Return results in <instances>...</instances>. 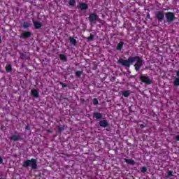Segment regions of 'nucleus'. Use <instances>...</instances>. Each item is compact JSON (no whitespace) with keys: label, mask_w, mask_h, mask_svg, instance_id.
I'll use <instances>...</instances> for the list:
<instances>
[{"label":"nucleus","mask_w":179,"mask_h":179,"mask_svg":"<svg viewBox=\"0 0 179 179\" xmlns=\"http://www.w3.org/2000/svg\"><path fill=\"white\" fill-rule=\"evenodd\" d=\"M130 61L131 65L132 64L136 62L134 64V68L137 71H139V69H141V67L143 65V64H145L142 58H141V57L138 56L132 57V58L130 59Z\"/></svg>","instance_id":"f257e3e1"},{"label":"nucleus","mask_w":179,"mask_h":179,"mask_svg":"<svg viewBox=\"0 0 179 179\" xmlns=\"http://www.w3.org/2000/svg\"><path fill=\"white\" fill-rule=\"evenodd\" d=\"M22 167L27 169L31 167L32 170H37V159L32 158L31 159H27L23 162Z\"/></svg>","instance_id":"f03ea898"},{"label":"nucleus","mask_w":179,"mask_h":179,"mask_svg":"<svg viewBox=\"0 0 179 179\" xmlns=\"http://www.w3.org/2000/svg\"><path fill=\"white\" fill-rule=\"evenodd\" d=\"M10 141H13V142H19L23 141L22 136H20V133L15 132L14 134H12L9 137Z\"/></svg>","instance_id":"7ed1b4c3"},{"label":"nucleus","mask_w":179,"mask_h":179,"mask_svg":"<svg viewBox=\"0 0 179 179\" xmlns=\"http://www.w3.org/2000/svg\"><path fill=\"white\" fill-rule=\"evenodd\" d=\"M132 57H130L128 58V59H120L118 60L119 64L122 65L123 66H127V68H129L131 66V59Z\"/></svg>","instance_id":"20e7f679"},{"label":"nucleus","mask_w":179,"mask_h":179,"mask_svg":"<svg viewBox=\"0 0 179 179\" xmlns=\"http://www.w3.org/2000/svg\"><path fill=\"white\" fill-rule=\"evenodd\" d=\"M165 16L166 17V22H168V23H171V22H173L174 19H176L174 13L171 12L166 13Z\"/></svg>","instance_id":"39448f33"},{"label":"nucleus","mask_w":179,"mask_h":179,"mask_svg":"<svg viewBox=\"0 0 179 179\" xmlns=\"http://www.w3.org/2000/svg\"><path fill=\"white\" fill-rule=\"evenodd\" d=\"M99 20V16L96 14L92 13L89 16V20L91 22L92 24H96V21Z\"/></svg>","instance_id":"423d86ee"},{"label":"nucleus","mask_w":179,"mask_h":179,"mask_svg":"<svg viewBox=\"0 0 179 179\" xmlns=\"http://www.w3.org/2000/svg\"><path fill=\"white\" fill-rule=\"evenodd\" d=\"M140 79L141 82H143V83H146L147 85H150V83H152V80L145 75H141Z\"/></svg>","instance_id":"0eeeda50"},{"label":"nucleus","mask_w":179,"mask_h":179,"mask_svg":"<svg viewBox=\"0 0 179 179\" xmlns=\"http://www.w3.org/2000/svg\"><path fill=\"white\" fill-rule=\"evenodd\" d=\"M155 16L157 19H158L159 22H163V20L164 19V14L163 12L159 11L155 13Z\"/></svg>","instance_id":"6e6552de"},{"label":"nucleus","mask_w":179,"mask_h":179,"mask_svg":"<svg viewBox=\"0 0 179 179\" xmlns=\"http://www.w3.org/2000/svg\"><path fill=\"white\" fill-rule=\"evenodd\" d=\"M99 125L102 128H107V127H108V122H107V120H101L99 121Z\"/></svg>","instance_id":"1a4fd4ad"},{"label":"nucleus","mask_w":179,"mask_h":179,"mask_svg":"<svg viewBox=\"0 0 179 179\" xmlns=\"http://www.w3.org/2000/svg\"><path fill=\"white\" fill-rule=\"evenodd\" d=\"M31 94L34 97V99H38L40 97L38 90H31Z\"/></svg>","instance_id":"9d476101"},{"label":"nucleus","mask_w":179,"mask_h":179,"mask_svg":"<svg viewBox=\"0 0 179 179\" xmlns=\"http://www.w3.org/2000/svg\"><path fill=\"white\" fill-rule=\"evenodd\" d=\"M93 115L96 120H101L103 118V114L99 112L94 113Z\"/></svg>","instance_id":"9b49d317"},{"label":"nucleus","mask_w":179,"mask_h":179,"mask_svg":"<svg viewBox=\"0 0 179 179\" xmlns=\"http://www.w3.org/2000/svg\"><path fill=\"white\" fill-rule=\"evenodd\" d=\"M31 33H30V32H24L21 35V38H27L31 37Z\"/></svg>","instance_id":"f8f14e48"},{"label":"nucleus","mask_w":179,"mask_h":179,"mask_svg":"<svg viewBox=\"0 0 179 179\" xmlns=\"http://www.w3.org/2000/svg\"><path fill=\"white\" fill-rule=\"evenodd\" d=\"M124 162L127 164H131V166L135 164V161H134V159H124Z\"/></svg>","instance_id":"ddd939ff"},{"label":"nucleus","mask_w":179,"mask_h":179,"mask_svg":"<svg viewBox=\"0 0 179 179\" xmlns=\"http://www.w3.org/2000/svg\"><path fill=\"white\" fill-rule=\"evenodd\" d=\"M80 8L83 10H86V9H87L89 8V6L87 3H82L80 4Z\"/></svg>","instance_id":"4468645a"},{"label":"nucleus","mask_w":179,"mask_h":179,"mask_svg":"<svg viewBox=\"0 0 179 179\" xmlns=\"http://www.w3.org/2000/svg\"><path fill=\"white\" fill-rule=\"evenodd\" d=\"M59 134H62V131L65 130V125L57 126Z\"/></svg>","instance_id":"2eb2a0df"},{"label":"nucleus","mask_w":179,"mask_h":179,"mask_svg":"<svg viewBox=\"0 0 179 179\" xmlns=\"http://www.w3.org/2000/svg\"><path fill=\"white\" fill-rule=\"evenodd\" d=\"M34 25L36 29H40L43 26V24L38 22H34Z\"/></svg>","instance_id":"dca6fc26"},{"label":"nucleus","mask_w":179,"mask_h":179,"mask_svg":"<svg viewBox=\"0 0 179 179\" xmlns=\"http://www.w3.org/2000/svg\"><path fill=\"white\" fill-rule=\"evenodd\" d=\"M69 41H70L71 44H73V45H76L78 43V41H76V39H75L72 37L69 38Z\"/></svg>","instance_id":"f3484780"},{"label":"nucleus","mask_w":179,"mask_h":179,"mask_svg":"<svg viewBox=\"0 0 179 179\" xmlns=\"http://www.w3.org/2000/svg\"><path fill=\"white\" fill-rule=\"evenodd\" d=\"M122 47H124V42H120L117 46V50H122Z\"/></svg>","instance_id":"a211bd4d"},{"label":"nucleus","mask_w":179,"mask_h":179,"mask_svg":"<svg viewBox=\"0 0 179 179\" xmlns=\"http://www.w3.org/2000/svg\"><path fill=\"white\" fill-rule=\"evenodd\" d=\"M69 5H70V6H75V5H76V1L75 0H70L69 2Z\"/></svg>","instance_id":"6ab92c4d"},{"label":"nucleus","mask_w":179,"mask_h":179,"mask_svg":"<svg viewBox=\"0 0 179 179\" xmlns=\"http://www.w3.org/2000/svg\"><path fill=\"white\" fill-rule=\"evenodd\" d=\"M59 58L62 61H64V62H66V56H65V55H60Z\"/></svg>","instance_id":"aec40b11"},{"label":"nucleus","mask_w":179,"mask_h":179,"mask_svg":"<svg viewBox=\"0 0 179 179\" xmlns=\"http://www.w3.org/2000/svg\"><path fill=\"white\" fill-rule=\"evenodd\" d=\"M122 96H124V97H129V91H124L122 93Z\"/></svg>","instance_id":"412c9836"},{"label":"nucleus","mask_w":179,"mask_h":179,"mask_svg":"<svg viewBox=\"0 0 179 179\" xmlns=\"http://www.w3.org/2000/svg\"><path fill=\"white\" fill-rule=\"evenodd\" d=\"M22 26L24 29H27L28 27H30V24L29 22H24Z\"/></svg>","instance_id":"4be33fe9"},{"label":"nucleus","mask_w":179,"mask_h":179,"mask_svg":"<svg viewBox=\"0 0 179 179\" xmlns=\"http://www.w3.org/2000/svg\"><path fill=\"white\" fill-rule=\"evenodd\" d=\"M175 86H179V78H176L173 82Z\"/></svg>","instance_id":"5701e85b"},{"label":"nucleus","mask_w":179,"mask_h":179,"mask_svg":"<svg viewBox=\"0 0 179 179\" xmlns=\"http://www.w3.org/2000/svg\"><path fill=\"white\" fill-rule=\"evenodd\" d=\"M94 39V35H90L87 40H88V41H93V40Z\"/></svg>","instance_id":"b1692460"},{"label":"nucleus","mask_w":179,"mask_h":179,"mask_svg":"<svg viewBox=\"0 0 179 179\" xmlns=\"http://www.w3.org/2000/svg\"><path fill=\"white\" fill-rule=\"evenodd\" d=\"M92 101L94 106H97V104H99V100L97 99V98H94Z\"/></svg>","instance_id":"393cba45"},{"label":"nucleus","mask_w":179,"mask_h":179,"mask_svg":"<svg viewBox=\"0 0 179 179\" xmlns=\"http://www.w3.org/2000/svg\"><path fill=\"white\" fill-rule=\"evenodd\" d=\"M141 173H146V171H148V168H146L145 166H143L141 169Z\"/></svg>","instance_id":"a878e982"},{"label":"nucleus","mask_w":179,"mask_h":179,"mask_svg":"<svg viewBox=\"0 0 179 179\" xmlns=\"http://www.w3.org/2000/svg\"><path fill=\"white\" fill-rule=\"evenodd\" d=\"M167 177L170 178V177H173V171H169L167 173Z\"/></svg>","instance_id":"bb28decb"},{"label":"nucleus","mask_w":179,"mask_h":179,"mask_svg":"<svg viewBox=\"0 0 179 179\" xmlns=\"http://www.w3.org/2000/svg\"><path fill=\"white\" fill-rule=\"evenodd\" d=\"M76 76H78V78H80V75H82V71H77L76 72Z\"/></svg>","instance_id":"cd10ccee"},{"label":"nucleus","mask_w":179,"mask_h":179,"mask_svg":"<svg viewBox=\"0 0 179 179\" xmlns=\"http://www.w3.org/2000/svg\"><path fill=\"white\" fill-rule=\"evenodd\" d=\"M140 128H141L142 129H143V128H146V125H145V124H140Z\"/></svg>","instance_id":"c85d7f7f"},{"label":"nucleus","mask_w":179,"mask_h":179,"mask_svg":"<svg viewBox=\"0 0 179 179\" xmlns=\"http://www.w3.org/2000/svg\"><path fill=\"white\" fill-rule=\"evenodd\" d=\"M25 129H26L27 131H30V126L27 125V126L25 127Z\"/></svg>","instance_id":"c756f323"},{"label":"nucleus","mask_w":179,"mask_h":179,"mask_svg":"<svg viewBox=\"0 0 179 179\" xmlns=\"http://www.w3.org/2000/svg\"><path fill=\"white\" fill-rule=\"evenodd\" d=\"M6 70L8 71H12V67H10V66L6 68Z\"/></svg>","instance_id":"7c9ffc66"},{"label":"nucleus","mask_w":179,"mask_h":179,"mask_svg":"<svg viewBox=\"0 0 179 179\" xmlns=\"http://www.w3.org/2000/svg\"><path fill=\"white\" fill-rule=\"evenodd\" d=\"M175 139L179 142V134L175 137Z\"/></svg>","instance_id":"2f4dec72"},{"label":"nucleus","mask_w":179,"mask_h":179,"mask_svg":"<svg viewBox=\"0 0 179 179\" xmlns=\"http://www.w3.org/2000/svg\"><path fill=\"white\" fill-rule=\"evenodd\" d=\"M2 163H3V159L0 157V164H2Z\"/></svg>","instance_id":"473e14b6"},{"label":"nucleus","mask_w":179,"mask_h":179,"mask_svg":"<svg viewBox=\"0 0 179 179\" xmlns=\"http://www.w3.org/2000/svg\"><path fill=\"white\" fill-rule=\"evenodd\" d=\"M176 76H177L178 78H179V71H177Z\"/></svg>","instance_id":"72a5a7b5"},{"label":"nucleus","mask_w":179,"mask_h":179,"mask_svg":"<svg viewBox=\"0 0 179 179\" xmlns=\"http://www.w3.org/2000/svg\"><path fill=\"white\" fill-rule=\"evenodd\" d=\"M48 132H49L50 134H52V131L51 130H48Z\"/></svg>","instance_id":"f704fd0d"},{"label":"nucleus","mask_w":179,"mask_h":179,"mask_svg":"<svg viewBox=\"0 0 179 179\" xmlns=\"http://www.w3.org/2000/svg\"><path fill=\"white\" fill-rule=\"evenodd\" d=\"M1 36H0V43H1Z\"/></svg>","instance_id":"c9c22d12"}]
</instances>
